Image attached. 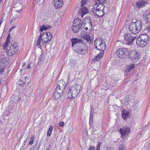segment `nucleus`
I'll use <instances>...</instances> for the list:
<instances>
[{"instance_id": "f257e3e1", "label": "nucleus", "mask_w": 150, "mask_h": 150, "mask_svg": "<svg viewBox=\"0 0 150 150\" xmlns=\"http://www.w3.org/2000/svg\"><path fill=\"white\" fill-rule=\"evenodd\" d=\"M11 36L10 34H8L4 44L3 46V48L6 50L7 55L11 57L14 55L18 51V48L16 43L10 42Z\"/></svg>"}, {"instance_id": "f03ea898", "label": "nucleus", "mask_w": 150, "mask_h": 150, "mask_svg": "<svg viewBox=\"0 0 150 150\" xmlns=\"http://www.w3.org/2000/svg\"><path fill=\"white\" fill-rule=\"evenodd\" d=\"M82 88L81 86L78 84H75L71 86L69 92L67 94V97L69 98H76L82 90Z\"/></svg>"}, {"instance_id": "7ed1b4c3", "label": "nucleus", "mask_w": 150, "mask_h": 150, "mask_svg": "<svg viewBox=\"0 0 150 150\" xmlns=\"http://www.w3.org/2000/svg\"><path fill=\"white\" fill-rule=\"evenodd\" d=\"M143 24L142 21L140 20L131 22L129 26V30L132 34H136L140 31Z\"/></svg>"}, {"instance_id": "20e7f679", "label": "nucleus", "mask_w": 150, "mask_h": 150, "mask_svg": "<svg viewBox=\"0 0 150 150\" xmlns=\"http://www.w3.org/2000/svg\"><path fill=\"white\" fill-rule=\"evenodd\" d=\"M149 39V36L146 34H141L136 40L137 44L140 47H144L148 42Z\"/></svg>"}, {"instance_id": "39448f33", "label": "nucleus", "mask_w": 150, "mask_h": 150, "mask_svg": "<svg viewBox=\"0 0 150 150\" xmlns=\"http://www.w3.org/2000/svg\"><path fill=\"white\" fill-rule=\"evenodd\" d=\"M67 86V84L63 80H60L58 82L55 90L65 95L67 93L66 88Z\"/></svg>"}, {"instance_id": "423d86ee", "label": "nucleus", "mask_w": 150, "mask_h": 150, "mask_svg": "<svg viewBox=\"0 0 150 150\" xmlns=\"http://www.w3.org/2000/svg\"><path fill=\"white\" fill-rule=\"evenodd\" d=\"M128 57L134 62H138L140 59V55L135 51H130L128 54Z\"/></svg>"}, {"instance_id": "0eeeda50", "label": "nucleus", "mask_w": 150, "mask_h": 150, "mask_svg": "<svg viewBox=\"0 0 150 150\" xmlns=\"http://www.w3.org/2000/svg\"><path fill=\"white\" fill-rule=\"evenodd\" d=\"M95 48L100 51H103L105 49V44L100 39H96L94 42Z\"/></svg>"}, {"instance_id": "6e6552de", "label": "nucleus", "mask_w": 150, "mask_h": 150, "mask_svg": "<svg viewBox=\"0 0 150 150\" xmlns=\"http://www.w3.org/2000/svg\"><path fill=\"white\" fill-rule=\"evenodd\" d=\"M81 19H74L73 26L72 27V31L73 32L77 33L79 30Z\"/></svg>"}, {"instance_id": "1a4fd4ad", "label": "nucleus", "mask_w": 150, "mask_h": 150, "mask_svg": "<svg viewBox=\"0 0 150 150\" xmlns=\"http://www.w3.org/2000/svg\"><path fill=\"white\" fill-rule=\"evenodd\" d=\"M127 44L129 45H132L136 39V37L132 36L129 33H125L124 36Z\"/></svg>"}, {"instance_id": "9d476101", "label": "nucleus", "mask_w": 150, "mask_h": 150, "mask_svg": "<svg viewBox=\"0 0 150 150\" xmlns=\"http://www.w3.org/2000/svg\"><path fill=\"white\" fill-rule=\"evenodd\" d=\"M130 128L127 126L123 127L120 129V132L122 136L125 137L128 135L130 132Z\"/></svg>"}, {"instance_id": "9b49d317", "label": "nucleus", "mask_w": 150, "mask_h": 150, "mask_svg": "<svg viewBox=\"0 0 150 150\" xmlns=\"http://www.w3.org/2000/svg\"><path fill=\"white\" fill-rule=\"evenodd\" d=\"M128 51L127 48H120L118 50L119 53L118 57L122 59L124 58L125 57Z\"/></svg>"}, {"instance_id": "f8f14e48", "label": "nucleus", "mask_w": 150, "mask_h": 150, "mask_svg": "<svg viewBox=\"0 0 150 150\" xmlns=\"http://www.w3.org/2000/svg\"><path fill=\"white\" fill-rule=\"evenodd\" d=\"M88 11V9L86 7H82L79 10L78 14V17L76 19H79V18H80V16L83 18L85 15L89 13Z\"/></svg>"}, {"instance_id": "ddd939ff", "label": "nucleus", "mask_w": 150, "mask_h": 150, "mask_svg": "<svg viewBox=\"0 0 150 150\" xmlns=\"http://www.w3.org/2000/svg\"><path fill=\"white\" fill-rule=\"evenodd\" d=\"M46 36V38L47 40H44L42 39V42L43 43H46L50 41L52 39V35L50 32L47 33H43L42 34V36Z\"/></svg>"}, {"instance_id": "4468645a", "label": "nucleus", "mask_w": 150, "mask_h": 150, "mask_svg": "<svg viewBox=\"0 0 150 150\" xmlns=\"http://www.w3.org/2000/svg\"><path fill=\"white\" fill-rule=\"evenodd\" d=\"M88 47L87 45H85L83 49L82 48H76V52L79 54H85L88 52Z\"/></svg>"}, {"instance_id": "2eb2a0df", "label": "nucleus", "mask_w": 150, "mask_h": 150, "mask_svg": "<svg viewBox=\"0 0 150 150\" xmlns=\"http://www.w3.org/2000/svg\"><path fill=\"white\" fill-rule=\"evenodd\" d=\"M148 3L146 1L142 0L137 1L136 3V7L137 8L139 9L141 7L144 6L146 4Z\"/></svg>"}, {"instance_id": "dca6fc26", "label": "nucleus", "mask_w": 150, "mask_h": 150, "mask_svg": "<svg viewBox=\"0 0 150 150\" xmlns=\"http://www.w3.org/2000/svg\"><path fill=\"white\" fill-rule=\"evenodd\" d=\"M64 94H62L56 90L53 92L52 97L54 100H58Z\"/></svg>"}, {"instance_id": "f3484780", "label": "nucleus", "mask_w": 150, "mask_h": 150, "mask_svg": "<svg viewBox=\"0 0 150 150\" xmlns=\"http://www.w3.org/2000/svg\"><path fill=\"white\" fill-rule=\"evenodd\" d=\"M135 64H131L129 65H127L126 67L125 71L126 72L128 73L132 70L134 69L135 67Z\"/></svg>"}, {"instance_id": "a211bd4d", "label": "nucleus", "mask_w": 150, "mask_h": 150, "mask_svg": "<svg viewBox=\"0 0 150 150\" xmlns=\"http://www.w3.org/2000/svg\"><path fill=\"white\" fill-rule=\"evenodd\" d=\"M82 40H81L79 39L76 38H73L71 39V46L73 47L74 44H77L79 45L82 42Z\"/></svg>"}, {"instance_id": "6ab92c4d", "label": "nucleus", "mask_w": 150, "mask_h": 150, "mask_svg": "<svg viewBox=\"0 0 150 150\" xmlns=\"http://www.w3.org/2000/svg\"><path fill=\"white\" fill-rule=\"evenodd\" d=\"M7 58L6 56L4 54H1L0 55V64L3 65L5 64V62H7Z\"/></svg>"}, {"instance_id": "aec40b11", "label": "nucleus", "mask_w": 150, "mask_h": 150, "mask_svg": "<svg viewBox=\"0 0 150 150\" xmlns=\"http://www.w3.org/2000/svg\"><path fill=\"white\" fill-rule=\"evenodd\" d=\"M91 110L90 113L89 123L90 125L93 124V115L94 114V110L93 109V106H92L91 107Z\"/></svg>"}, {"instance_id": "412c9836", "label": "nucleus", "mask_w": 150, "mask_h": 150, "mask_svg": "<svg viewBox=\"0 0 150 150\" xmlns=\"http://www.w3.org/2000/svg\"><path fill=\"white\" fill-rule=\"evenodd\" d=\"M84 39L86 40V42L89 44L93 42L92 38L88 34H86L85 36L83 37Z\"/></svg>"}, {"instance_id": "4be33fe9", "label": "nucleus", "mask_w": 150, "mask_h": 150, "mask_svg": "<svg viewBox=\"0 0 150 150\" xmlns=\"http://www.w3.org/2000/svg\"><path fill=\"white\" fill-rule=\"evenodd\" d=\"M122 115L123 119H125L129 116V113L128 112L126 111L125 109H124L122 111Z\"/></svg>"}, {"instance_id": "5701e85b", "label": "nucleus", "mask_w": 150, "mask_h": 150, "mask_svg": "<svg viewBox=\"0 0 150 150\" xmlns=\"http://www.w3.org/2000/svg\"><path fill=\"white\" fill-rule=\"evenodd\" d=\"M104 52H101L100 53L98 54L96 56L94 57L93 59L94 61H97L99 60L103 56Z\"/></svg>"}, {"instance_id": "b1692460", "label": "nucleus", "mask_w": 150, "mask_h": 150, "mask_svg": "<svg viewBox=\"0 0 150 150\" xmlns=\"http://www.w3.org/2000/svg\"><path fill=\"white\" fill-rule=\"evenodd\" d=\"M42 34L41 33H40V35L38 37V40H37V42H36V45L38 46L39 47H40V43L41 42V40L42 41V39H43L42 38Z\"/></svg>"}, {"instance_id": "393cba45", "label": "nucleus", "mask_w": 150, "mask_h": 150, "mask_svg": "<svg viewBox=\"0 0 150 150\" xmlns=\"http://www.w3.org/2000/svg\"><path fill=\"white\" fill-rule=\"evenodd\" d=\"M51 27L49 25H44L40 27V28L39 30L41 32H42L43 30H46L50 28Z\"/></svg>"}, {"instance_id": "a878e982", "label": "nucleus", "mask_w": 150, "mask_h": 150, "mask_svg": "<svg viewBox=\"0 0 150 150\" xmlns=\"http://www.w3.org/2000/svg\"><path fill=\"white\" fill-rule=\"evenodd\" d=\"M149 11L145 12L143 15V18L145 19H150V15L149 13Z\"/></svg>"}, {"instance_id": "bb28decb", "label": "nucleus", "mask_w": 150, "mask_h": 150, "mask_svg": "<svg viewBox=\"0 0 150 150\" xmlns=\"http://www.w3.org/2000/svg\"><path fill=\"white\" fill-rule=\"evenodd\" d=\"M35 138V135H33L31 136V137H30V141L29 142V145H32L33 144V143L34 142V140Z\"/></svg>"}, {"instance_id": "cd10ccee", "label": "nucleus", "mask_w": 150, "mask_h": 150, "mask_svg": "<svg viewBox=\"0 0 150 150\" xmlns=\"http://www.w3.org/2000/svg\"><path fill=\"white\" fill-rule=\"evenodd\" d=\"M85 45H87L85 43L82 42L79 45H78V47L77 48H82L83 49L84 48Z\"/></svg>"}, {"instance_id": "c85d7f7f", "label": "nucleus", "mask_w": 150, "mask_h": 150, "mask_svg": "<svg viewBox=\"0 0 150 150\" xmlns=\"http://www.w3.org/2000/svg\"><path fill=\"white\" fill-rule=\"evenodd\" d=\"M91 16H90L88 17V19H91V18H95V17H94L97 16L98 17H101L103 16V15L99 16V15H98L97 14H94V13H93V15L91 14Z\"/></svg>"}, {"instance_id": "c756f323", "label": "nucleus", "mask_w": 150, "mask_h": 150, "mask_svg": "<svg viewBox=\"0 0 150 150\" xmlns=\"http://www.w3.org/2000/svg\"><path fill=\"white\" fill-rule=\"evenodd\" d=\"M96 4H102L105 1V0H95Z\"/></svg>"}, {"instance_id": "7c9ffc66", "label": "nucleus", "mask_w": 150, "mask_h": 150, "mask_svg": "<svg viewBox=\"0 0 150 150\" xmlns=\"http://www.w3.org/2000/svg\"><path fill=\"white\" fill-rule=\"evenodd\" d=\"M126 146L125 145L121 144L119 147V150H126Z\"/></svg>"}, {"instance_id": "2f4dec72", "label": "nucleus", "mask_w": 150, "mask_h": 150, "mask_svg": "<svg viewBox=\"0 0 150 150\" xmlns=\"http://www.w3.org/2000/svg\"><path fill=\"white\" fill-rule=\"evenodd\" d=\"M25 82L23 81L22 80H20L18 82V84L19 85L22 86H24L25 85Z\"/></svg>"}, {"instance_id": "473e14b6", "label": "nucleus", "mask_w": 150, "mask_h": 150, "mask_svg": "<svg viewBox=\"0 0 150 150\" xmlns=\"http://www.w3.org/2000/svg\"><path fill=\"white\" fill-rule=\"evenodd\" d=\"M44 1V0H37V3L38 5H40L43 3Z\"/></svg>"}, {"instance_id": "72a5a7b5", "label": "nucleus", "mask_w": 150, "mask_h": 150, "mask_svg": "<svg viewBox=\"0 0 150 150\" xmlns=\"http://www.w3.org/2000/svg\"><path fill=\"white\" fill-rule=\"evenodd\" d=\"M87 0H81V3L82 4L81 6V7H82L86 4Z\"/></svg>"}, {"instance_id": "f704fd0d", "label": "nucleus", "mask_w": 150, "mask_h": 150, "mask_svg": "<svg viewBox=\"0 0 150 150\" xmlns=\"http://www.w3.org/2000/svg\"><path fill=\"white\" fill-rule=\"evenodd\" d=\"M100 146H101V143L99 142L97 144V146H96V149L100 150Z\"/></svg>"}, {"instance_id": "c9c22d12", "label": "nucleus", "mask_w": 150, "mask_h": 150, "mask_svg": "<svg viewBox=\"0 0 150 150\" xmlns=\"http://www.w3.org/2000/svg\"><path fill=\"white\" fill-rule=\"evenodd\" d=\"M150 19H144V21H143V23H144V22L146 23V22L147 24H149L150 23Z\"/></svg>"}, {"instance_id": "e433bc0d", "label": "nucleus", "mask_w": 150, "mask_h": 150, "mask_svg": "<svg viewBox=\"0 0 150 150\" xmlns=\"http://www.w3.org/2000/svg\"><path fill=\"white\" fill-rule=\"evenodd\" d=\"M71 66L72 67H76V65L75 64V63L74 62H72L71 63Z\"/></svg>"}, {"instance_id": "4c0bfd02", "label": "nucleus", "mask_w": 150, "mask_h": 150, "mask_svg": "<svg viewBox=\"0 0 150 150\" xmlns=\"http://www.w3.org/2000/svg\"><path fill=\"white\" fill-rule=\"evenodd\" d=\"M58 125L60 127H63L64 125V123L63 122H60L58 124Z\"/></svg>"}, {"instance_id": "58836bf2", "label": "nucleus", "mask_w": 150, "mask_h": 150, "mask_svg": "<svg viewBox=\"0 0 150 150\" xmlns=\"http://www.w3.org/2000/svg\"><path fill=\"white\" fill-rule=\"evenodd\" d=\"M86 23V21H83L81 23V25L80 26L81 27L82 26H84V24Z\"/></svg>"}, {"instance_id": "ea45409f", "label": "nucleus", "mask_w": 150, "mask_h": 150, "mask_svg": "<svg viewBox=\"0 0 150 150\" xmlns=\"http://www.w3.org/2000/svg\"><path fill=\"white\" fill-rule=\"evenodd\" d=\"M52 128H53V127H52V126H50L49 128V129H48V131H50L51 132H52Z\"/></svg>"}, {"instance_id": "a19ab883", "label": "nucleus", "mask_w": 150, "mask_h": 150, "mask_svg": "<svg viewBox=\"0 0 150 150\" xmlns=\"http://www.w3.org/2000/svg\"><path fill=\"white\" fill-rule=\"evenodd\" d=\"M52 132L49 131L48 130L47 132V136H50Z\"/></svg>"}, {"instance_id": "79ce46f5", "label": "nucleus", "mask_w": 150, "mask_h": 150, "mask_svg": "<svg viewBox=\"0 0 150 150\" xmlns=\"http://www.w3.org/2000/svg\"><path fill=\"white\" fill-rule=\"evenodd\" d=\"M89 150H94L95 149V147L94 146H90L89 148Z\"/></svg>"}, {"instance_id": "37998d69", "label": "nucleus", "mask_w": 150, "mask_h": 150, "mask_svg": "<svg viewBox=\"0 0 150 150\" xmlns=\"http://www.w3.org/2000/svg\"><path fill=\"white\" fill-rule=\"evenodd\" d=\"M4 68H0V74H2L4 72Z\"/></svg>"}, {"instance_id": "c03bdc74", "label": "nucleus", "mask_w": 150, "mask_h": 150, "mask_svg": "<svg viewBox=\"0 0 150 150\" xmlns=\"http://www.w3.org/2000/svg\"><path fill=\"white\" fill-rule=\"evenodd\" d=\"M30 65L29 64H28V65H27L26 68V69H30Z\"/></svg>"}, {"instance_id": "a18cd8bd", "label": "nucleus", "mask_w": 150, "mask_h": 150, "mask_svg": "<svg viewBox=\"0 0 150 150\" xmlns=\"http://www.w3.org/2000/svg\"><path fill=\"white\" fill-rule=\"evenodd\" d=\"M89 125L91 126L90 127V128H92V129H93L94 127L92 125V124H91V125H90V124H89Z\"/></svg>"}, {"instance_id": "49530a36", "label": "nucleus", "mask_w": 150, "mask_h": 150, "mask_svg": "<svg viewBox=\"0 0 150 150\" xmlns=\"http://www.w3.org/2000/svg\"><path fill=\"white\" fill-rule=\"evenodd\" d=\"M16 28V26H12L11 28L12 30L13 29H14V28Z\"/></svg>"}, {"instance_id": "de8ad7c7", "label": "nucleus", "mask_w": 150, "mask_h": 150, "mask_svg": "<svg viewBox=\"0 0 150 150\" xmlns=\"http://www.w3.org/2000/svg\"><path fill=\"white\" fill-rule=\"evenodd\" d=\"M26 65V63L25 62H23V63L22 67H24Z\"/></svg>"}, {"instance_id": "09e8293b", "label": "nucleus", "mask_w": 150, "mask_h": 150, "mask_svg": "<svg viewBox=\"0 0 150 150\" xmlns=\"http://www.w3.org/2000/svg\"><path fill=\"white\" fill-rule=\"evenodd\" d=\"M22 8H21V9L20 10H18V11L17 10H16V11H17V12H18V13H19V12H20L21 11V10H22Z\"/></svg>"}, {"instance_id": "8fccbe9b", "label": "nucleus", "mask_w": 150, "mask_h": 150, "mask_svg": "<svg viewBox=\"0 0 150 150\" xmlns=\"http://www.w3.org/2000/svg\"><path fill=\"white\" fill-rule=\"evenodd\" d=\"M147 28L149 31L150 32V26Z\"/></svg>"}, {"instance_id": "3c124183", "label": "nucleus", "mask_w": 150, "mask_h": 150, "mask_svg": "<svg viewBox=\"0 0 150 150\" xmlns=\"http://www.w3.org/2000/svg\"><path fill=\"white\" fill-rule=\"evenodd\" d=\"M24 78H25V81H26V79H27L28 80V77H27V76H26V77H24Z\"/></svg>"}, {"instance_id": "603ef678", "label": "nucleus", "mask_w": 150, "mask_h": 150, "mask_svg": "<svg viewBox=\"0 0 150 150\" xmlns=\"http://www.w3.org/2000/svg\"><path fill=\"white\" fill-rule=\"evenodd\" d=\"M89 22L90 23V24H91V25L92 26V23H91V21L90 20L89 21Z\"/></svg>"}, {"instance_id": "864d4df0", "label": "nucleus", "mask_w": 150, "mask_h": 150, "mask_svg": "<svg viewBox=\"0 0 150 150\" xmlns=\"http://www.w3.org/2000/svg\"><path fill=\"white\" fill-rule=\"evenodd\" d=\"M2 23V20L1 19V20L0 21V25H1V24Z\"/></svg>"}, {"instance_id": "5fc2aeb1", "label": "nucleus", "mask_w": 150, "mask_h": 150, "mask_svg": "<svg viewBox=\"0 0 150 150\" xmlns=\"http://www.w3.org/2000/svg\"><path fill=\"white\" fill-rule=\"evenodd\" d=\"M96 10H97V11H99V10H100L99 8H97V9H96ZM100 11H101V10H100Z\"/></svg>"}, {"instance_id": "6e6d98bb", "label": "nucleus", "mask_w": 150, "mask_h": 150, "mask_svg": "<svg viewBox=\"0 0 150 150\" xmlns=\"http://www.w3.org/2000/svg\"><path fill=\"white\" fill-rule=\"evenodd\" d=\"M12 30V29L11 28H10L9 30V32H10Z\"/></svg>"}, {"instance_id": "4d7b16f0", "label": "nucleus", "mask_w": 150, "mask_h": 150, "mask_svg": "<svg viewBox=\"0 0 150 150\" xmlns=\"http://www.w3.org/2000/svg\"><path fill=\"white\" fill-rule=\"evenodd\" d=\"M85 29L86 30H88V28L87 27H86L85 28Z\"/></svg>"}, {"instance_id": "13d9d810", "label": "nucleus", "mask_w": 150, "mask_h": 150, "mask_svg": "<svg viewBox=\"0 0 150 150\" xmlns=\"http://www.w3.org/2000/svg\"><path fill=\"white\" fill-rule=\"evenodd\" d=\"M57 1H58V2H60V1H62V0H57Z\"/></svg>"}, {"instance_id": "bf43d9fd", "label": "nucleus", "mask_w": 150, "mask_h": 150, "mask_svg": "<svg viewBox=\"0 0 150 150\" xmlns=\"http://www.w3.org/2000/svg\"><path fill=\"white\" fill-rule=\"evenodd\" d=\"M128 98H129V97L128 96H127L126 97H125V98L128 99Z\"/></svg>"}, {"instance_id": "052dcab7", "label": "nucleus", "mask_w": 150, "mask_h": 150, "mask_svg": "<svg viewBox=\"0 0 150 150\" xmlns=\"http://www.w3.org/2000/svg\"><path fill=\"white\" fill-rule=\"evenodd\" d=\"M119 42V41H117V42H116V43H117H117H118Z\"/></svg>"}, {"instance_id": "680f3d73", "label": "nucleus", "mask_w": 150, "mask_h": 150, "mask_svg": "<svg viewBox=\"0 0 150 150\" xmlns=\"http://www.w3.org/2000/svg\"><path fill=\"white\" fill-rule=\"evenodd\" d=\"M2 1V0H0V3Z\"/></svg>"}, {"instance_id": "e2e57ef3", "label": "nucleus", "mask_w": 150, "mask_h": 150, "mask_svg": "<svg viewBox=\"0 0 150 150\" xmlns=\"http://www.w3.org/2000/svg\"><path fill=\"white\" fill-rule=\"evenodd\" d=\"M46 150H51L49 149H46Z\"/></svg>"}, {"instance_id": "0e129e2a", "label": "nucleus", "mask_w": 150, "mask_h": 150, "mask_svg": "<svg viewBox=\"0 0 150 150\" xmlns=\"http://www.w3.org/2000/svg\"><path fill=\"white\" fill-rule=\"evenodd\" d=\"M12 20L11 21H10L11 23H12Z\"/></svg>"}, {"instance_id": "69168bd1", "label": "nucleus", "mask_w": 150, "mask_h": 150, "mask_svg": "<svg viewBox=\"0 0 150 150\" xmlns=\"http://www.w3.org/2000/svg\"><path fill=\"white\" fill-rule=\"evenodd\" d=\"M86 18H87L86 17H85V18H84V19H86Z\"/></svg>"}, {"instance_id": "338daca9", "label": "nucleus", "mask_w": 150, "mask_h": 150, "mask_svg": "<svg viewBox=\"0 0 150 150\" xmlns=\"http://www.w3.org/2000/svg\"><path fill=\"white\" fill-rule=\"evenodd\" d=\"M67 150H68V149H67Z\"/></svg>"}]
</instances>
